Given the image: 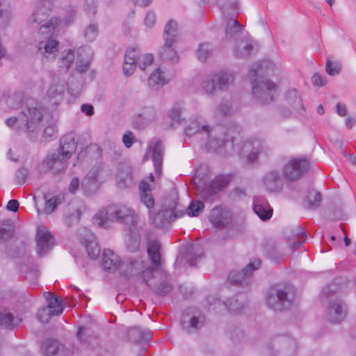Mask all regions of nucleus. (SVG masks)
I'll return each instance as SVG.
<instances>
[{
  "label": "nucleus",
  "instance_id": "14",
  "mask_svg": "<svg viewBox=\"0 0 356 356\" xmlns=\"http://www.w3.org/2000/svg\"><path fill=\"white\" fill-rule=\"evenodd\" d=\"M110 220L132 225L137 222L138 215L134 210L122 204L109 206Z\"/></svg>",
  "mask_w": 356,
  "mask_h": 356
},
{
  "label": "nucleus",
  "instance_id": "22",
  "mask_svg": "<svg viewBox=\"0 0 356 356\" xmlns=\"http://www.w3.org/2000/svg\"><path fill=\"white\" fill-rule=\"evenodd\" d=\"M139 56V48L130 47L127 49L123 63V72L125 76H129L134 74Z\"/></svg>",
  "mask_w": 356,
  "mask_h": 356
},
{
  "label": "nucleus",
  "instance_id": "15",
  "mask_svg": "<svg viewBox=\"0 0 356 356\" xmlns=\"http://www.w3.org/2000/svg\"><path fill=\"white\" fill-rule=\"evenodd\" d=\"M296 343L289 336H280L273 339L270 348L272 356H292L296 352Z\"/></svg>",
  "mask_w": 356,
  "mask_h": 356
},
{
  "label": "nucleus",
  "instance_id": "23",
  "mask_svg": "<svg viewBox=\"0 0 356 356\" xmlns=\"http://www.w3.org/2000/svg\"><path fill=\"white\" fill-rule=\"evenodd\" d=\"M346 315V307L339 300L332 301L327 309V318L332 323H339L343 321Z\"/></svg>",
  "mask_w": 356,
  "mask_h": 356
},
{
  "label": "nucleus",
  "instance_id": "44",
  "mask_svg": "<svg viewBox=\"0 0 356 356\" xmlns=\"http://www.w3.org/2000/svg\"><path fill=\"white\" fill-rule=\"evenodd\" d=\"M59 347L58 341L49 339L42 343L41 351L44 355L51 356L58 352Z\"/></svg>",
  "mask_w": 356,
  "mask_h": 356
},
{
  "label": "nucleus",
  "instance_id": "42",
  "mask_svg": "<svg viewBox=\"0 0 356 356\" xmlns=\"http://www.w3.org/2000/svg\"><path fill=\"white\" fill-rule=\"evenodd\" d=\"M84 40L88 42H94L99 34V24L96 22H92L87 24L82 31Z\"/></svg>",
  "mask_w": 356,
  "mask_h": 356
},
{
  "label": "nucleus",
  "instance_id": "6",
  "mask_svg": "<svg viewBox=\"0 0 356 356\" xmlns=\"http://www.w3.org/2000/svg\"><path fill=\"white\" fill-rule=\"evenodd\" d=\"M232 150L235 151L242 159L251 163L254 162L259 156L267 155L270 148L259 139L249 138L244 140L236 147L234 145Z\"/></svg>",
  "mask_w": 356,
  "mask_h": 356
},
{
  "label": "nucleus",
  "instance_id": "63",
  "mask_svg": "<svg viewBox=\"0 0 356 356\" xmlns=\"http://www.w3.org/2000/svg\"><path fill=\"white\" fill-rule=\"evenodd\" d=\"M53 316L52 312L47 307H43L38 310L37 318L42 323H47Z\"/></svg>",
  "mask_w": 356,
  "mask_h": 356
},
{
  "label": "nucleus",
  "instance_id": "27",
  "mask_svg": "<svg viewBox=\"0 0 356 356\" xmlns=\"http://www.w3.org/2000/svg\"><path fill=\"white\" fill-rule=\"evenodd\" d=\"M149 148L152 150V160L155 169V173L160 176L161 174V165L163 161V145L159 140H152L149 144Z\"/></svg>",
  "mask_w": 356,
  "mask_h": 356
},
{
  "label": "nucleus",
  "instance_id": "37",
  "mask_svg": "<svg viewBox=\"0 0 356 356\" xmlns=\"http://www.w3.org/2000/svg\"><path fill=\"white\" fill-rule=\"evenodd\" d=\"M241 29L242 26L237 20L230 19L225 28V38L227 40H237L241 35Z\"/></svg>",
  "mask_w": 356,
  "mask_h": 356
},
{
  "label": "nucleus",
  "instance_id": "20",
  "mask_svg": "<svg viewBox=\"0 0 356 356\" xmlns=\"http://www.w3.org/2000/svg\"><path fill=\"white\" fill-rule=\"evenodd\" d=\"M36 252L40 255L46 254L53 246L51 233L43 226L39 227L36 235Z\"/></svg>",
  "mask_w": 356,
  "mask_h": 356
},
{
  "label": "nucleus",
  "instance_id": "60",
  "mask_svg": "<svg viewBox=\"0 0 356 356\" xmlns=\"http://www.w3.org/2000/svg\"><path fill=\"white\" fill-rule=\"evenodd\" d=\"M211 54L210 45L208 43H203L200 44L196 54L200 60H206Z\"/></svg>",
  "mask_w": 356,
  "mask_h": 356
},
{
  "label": "nucleus",
  "instance_id": "10",
  "mask_svg": "<svg viewBox=\"0 0 356 356\" xmlns=\"http://www.w3.org/2000/svg\"><path fill=\"white\" fill-rule=\"evenodd\" d=\"M67 76L66 74H58L52 76L49 87L46 93V99L51 105L57 106L63 101Z\"/></svg>",
  "mask_w": 356,
  "mask_h": 356
},
{
  "label": "nucleus",
  "instance_id": "4",
  "mask_svg": "<svg viewBox=\"0 0 356 356\" xmlns=\"http://www.w3.org/2000/svg\"><path fill=\"white\" fill-rule=\"evenodd\" d=\"M49 0L38 2L32 15L29 17L28 24L33 29H38V35H49L62 24V21L54 17L48 19L51 10Z\"/></svg>",
  "mask_w": 356,
  "mask_h": 356
},
{
  "label": "nucleus",
  "instance_id": "30",
  "mask_svg": "<svg viewBox=\"0 0 356 356\" xmlns=\"http://www.w3.org/2000/svg\"><path fill=\"white\" fill-rule=\"evenodd\" d=\"M168 83L165 71L161 67L156 68L147 79V85L152 90H157Z\"/></svg>",
  "mask_w": 356,
  "mask_h": 356
},
{
  "label": "nucleus",
  "instance_id": "39",
  "mask_svg": "<svg viewBox=\"0 0 356 356\" xmlns=\"http://www.w3.org/2000/svg\"><path fill=\"white\" fill-rule=\"evenodd\" d=\"M215 77L218 89L221 90L227 89L234 81V74L229 72H219L215 74Z\"/></svg>",
  "mask_w": 356,
  "mask_h": 356
},
{
  "label": "nucleus",
  "instance_id": "28",
  "mask_svg": "<svg viewBox=\"0 0 356 356\" xmlns=\"http://www.w3.org/2000/svg\"><path fill=\"white\" fill-rule=\"evenodd\" d=\"M253 210L262 220H269L273 215V209L262 197H257L254 200Z\"/></svg>",
  "mask_w": 356,
  "mask_h": 356
},
{
  "label": "nucleus",
  "instance_id": "55",
  "mask_svg": "<svg viewBox=\"0 0 356 356\" xmlns=\"http://www.w3.org/2000/svg\"><path fill=\"white\" fill-rule=\"evenodd\" d=\"M341 69V63L337 60L328 58L326 62L325 70L326 72L331 75L335 76L339 74Z\"/></svg>",
  "mask_w": 356,
  "mask_h": 356
},
{
  "label": "nucleus",
  "instance_id": "18",
  "mask_svg": "<svg viewBox=\"0 0 356 356\" xmlns=\"http://www.w3.org/2000/svg\"><path fill=\"white\" fill-rule=\"evenodd\" d=\"M52 34L53 33L49 35H38V51L47 59L54 58L58 52V42L51 37Z\"/></svg>",
  "mask_w": 356,
  "mask_h": 356
},
{
  "label": "nucleus",
  "instance_id": "9",
  "mask_svg": "<svg viewBox=\"0 0 356 356\" xmlns=\"http://www.w3.org/2000/svg\"><path fill=\"white\" fill-rule=\"evenodd\" d=\"M110 175L108 168L104 164L92 166L84 177L81 188L86 195L96 193L101 183L104 181Z\"/></svg>",
  "mask_w": 356,
  "mask_h": 356
},
{
  "label": "nucleus",
  "instance_id": "58",
  "mask_svg": "<svg viewBox=\"0 0 356 356\" xmlns=\"http://www.w3.org/2000/svg\"><path fill=\"white\" fill-rule=\"evenodd\" d=\"M154 61V56L152 54H145L140 55L137 65L142 70H144L148 66L151 65Z\"/></svg>",
  "mask_w": 356,
  "mask_h": 356
},
{
  "label": "nucleus",
  "instance_id": "61",
  "mask_svg": "<svg viewBox=\"0 0 356 356\" xmlns=\"http://www.w3.org/2000/svg\"><path fill=\"white\" fill-rule=\"evenodd\" d=\"M172 289V286L165 281L161 282L155 288V292L161 296H165L170 293Z\"/></svg>",
  "mask_w": 356,
  "mask_h": 356
},
{
  "label": "nucleus",
  "instance_id": "45",
  "mask_svg": "<svg viewBox=\"0 0 356 356\" xmlns=\"http://www.w3.org/2000/svg\"><path fill=\"white\" fill-rule=\"evenodd\" d=\"M64 200L63 195H58L46 200L42 213L47 215L51 213L59 204L64 202Z\"/></svg>",
  "mask_w": 356,
  "mask_h": 356
},
{
  "label": "nucleus",
  "instance_id": "1",
  "mask_svg": "<svg viewBox=\"0 0 356 356\" xmlns=\"http://www.w3.org/2000/svg\"><path fill=\"white\" fill-rule=\"evenodd\" d=\"M160 249L161 245L158 241L149 242L147 254L152 264V266L149 268H145L143 261L134 258H129L121 263L118 255L110 249H106L103 252L102 265L105 269L111 270H115L120 268L122 273L127 276L141 273L143 279L147 282L146 274H151L153 270L159 268L161 264Z\"/></svg>",
  "mask_w": 356,
  "mask_h": 356
},
{
  "label": "nucleus",
  "instance_id": "32",
  "mask_svg": "<svg viewBox=\"0 0 356 356\" xmlns=\"http://www.w3.org/2000/svg\"><path fill=\"white\" fill-rule=\"evenodd\" d=\"M128 338L136 343L148 341L152 339V332L149 330H143L140 327H132L128 330Z\"/></svg>",
  "mask_w": 356,
  "mask_h": 356
},
{
  "label": "nucleus",
  "instance_id": "49",
  "mask_svg": "<svg viewBox=\"0 0 356 356\" xmlns=\"http://www.w3.org/2000/svg\"><path fill=\"white\" fill-rule=\"evenodd\" d=\"M95 222L99 227H104L110 220L109 207L107 209H101L94 216Z\"/></svg>",
  "mask_w": 356,
  "mask_h": 356
},
{
  "label": "nucleus",
  "instance_id": "13",
  "mask_svg": "<svg viewBox=\"0 0 356 356\" xmlns=\"http://www.w3.org/2000/svg\"><path fill=\"white\" fill-rule=\"evenodd\" d=\"M149 214L152 223L161 227L167 226L177 218L183 216L182 211L177 209L176 202H174L172 207H162L161 211L156 213L150 211Z\"/></svg>",
  "mask_w": 356,
  "mask_h": 356
},
{
  "label": "nucleus",
  "instance_id": "48",
  "mask_svg": "<svg viewBox=\"0 0 356 356\" xmlns=\"http://www.w3.org/2000/svg\"><path fill=\"white\" fill-rule=\"evenodd\" d=\"M321 195L316 191H311L306 197L307 207L308 209H316L320 206Z\"/></svg>",
  "mask_w": 356,
  "mask_h": 356
},
{
  "label": "nucleus",
  "instance_id": "21",
  "mask_svg": "<svg viewBox=\"0 0 356 356\" xmlns=\"http://www.w3.org/2000/svg\"><path fill=\"white\" fill-rule=\"evenodd\" d=\"M206 136L209 140L205 146L209 151L213 150L222 153L224 149L227 152H229L230 150L234 149V143L236 140V138H232L230 140L227 139L226 140L219 139L218 138L212 136L211 128H210L209 136Z\"/></svg>",
  "mask_w": 356,
  "mask_h": 356
},
{
  "label": "nucleus",
  "instance_id": "51",
  "mask_svg": "<svg viewBox=\"0 0 356 356\" xmlns=\"http://www.w3.org/2000/svg\"><path fill=\"white\" fill-rule=\"evenodd\" d=\"M202 88L207 94H213L218 89L215 74L207 78L202 83Z\"/></svg>",
  "mask_w": 356,
  "mask_h": 356
},
{
  "label": "nucleus",
  "instance_id": "59",
  "mask_svg": "<svg viewBox=\"0 0 356 356\" xmlns=\"http://www.w3.org/2000/svg\"><path fill=\"white\" fill-rule=\"evenodd\" d=\"M13 235V228L8 224H0V241H6Z\"/></svg>",
  "mask_w": 356,
  "mask_h": 356
},
{
  "label": "nucleus",
  "instance_id": "7",
  "mask_svg": "<svg viewBox=\"0 0 356 356\" xmlns=\"http://www.w3.org/2000/svg\"><path fill=\"white\" fill-rule=\"evenodd\" d=\"M293 289L291 286L275 285L270 287L266 296L268 306L275 311L288 309L293 297Z\"/></svg>",
  "mask_w": 356,
  "mask_h": 356
},
{
  "label": "nucleus",
  "instance_id": "34",
  "mask_svg": "<svg viewBox=\"0 0 356 356\" xmlns=\"http://www.w3.org/2000/svg\"><path fill=\"white\" fill-rule=\"evenodd\" d=\"M140 200L148 209H152L154 206V200L151 193L152 187L146 180L141 181L139 185Z\"/></svg>",
  "mask_w": 356,
  "mask_h": 356
},
{
  "label": "nucleus",
  "instance_id": "46",
  "mask_svg": "<svg viewBox=\"0 0 356 356\" xmlns=\"http://www.w3.org/2000/svg\"><path fill=\"white\" fill-rule=\"evenodd\" d=\"M182 107L180 104H175L169 111L168 116L172 120V127L181 124L184 118L181 115Z\"/></svg>",
  "mask_w": 356,
  "mask_h": 356
},
{
  "label": "nucleus",
  "instance_id": "52",
  "mask_svg": "<svg viewBox=\"0 0 356 356\" xmlns=\"http://www.w3.org/2000/svg\"><path fill=\"white\" fill-rule=\"evenodd\" d=\"M294 234L297 236L298 241L290 244V248L292 252L300 248L302 244L305 242L304 238L306 236L304 229L300 226L296 227V232Z\"/></svg>",
  "mask_w": 356,
  "mask_h": 356
},
{
  "label": "nucleus",
  "instance_id": "19",
  "mask_svg": "<svg viewBox=\"0 0 356 356\" xmlns=\"http://www.w3.org/2000/svg\"><path fill=\"white\" fill-rule=\"evenodd\" d=\"M212 301L213 302V306L212 304L210 305L209 310L211 311L220 310V307L223 306L230 312L238 314H240L245 307V305L242 301V297L237 298L232 297L227 299L222 303L220 300L216 298H213Z\"/></svg>",
  "mask_w": 356,
  "mask_h": 356
},
{
  "label": "nucleus",
  "instance_id": "12",
  "mask_svg": "<svg viewBox=\"0 0 356 356\" xmlns=\"http://www.w3.org/2000/svg\"><path fill=\"white\" fill-rule=\"evenodd\" d=\"M309 168V162L301 157L290 159L283 168V175L285 179L295 181L300 179Z\"/></svg>",
  "mask_w": 356,
  "mask_h": 356
},
{
  "label": "nucleus",
  "instance_id": "17",
  "mask_svg": "<svg viewBox=\"0 0 356 356\" xmlns=\"http://www.w3.org/2000/svg\"><path fill=\"white\" fill-rule=\"evenodd\" d=\"M261 261L259 259H252L241 271L230 273L228 280L234 284L248 285L252 272L259 268Z\"/></svg>",
  "mask_w": 356,
  "mask_h": 356
},
{
  "label": "nucleus",
  "instance_id": "53",
  "mask_svg": "<svg viewBox=\"0 0 356 356\" xmlns=\"http://www.w3.org/2000/svg\"><path fill=\"white\" fill-rule=\"evenodd\" d=\"M204 208V205L202 202L192 201L186 210V213L190 216H198Z\"/></svg>",
  "mask_w": 356,
  "mask_h": 356
},
{
  "label": "nucleus",
  "instance_id": "29",
  "mask_svg": "<svg viewBox=\"0 0 356 356\" xmlns=\"http://www.w3.org/2000/svg\"><path fill=\"white\" fill-rule=\"evenodd\" d=\"M155 118V111L152 107H145L134 117V123L138 128H143Z\"/></svg>",
  "mask_w": 356,
  "mask_h": 356
},
{
  "label": "nucleus",
  "instance_id": "57",
  "mask_svg": "<svg viewBox=\"0 0 356 356\" xmlns=\"http://www.w3.org/2000/svg\"><path fill=\"white\" fill-rule=\"evenodd\" d=\"M81 214V211L78 209L69 205L66 210V218L69 220L67 222H78Z\"/></svg>",
  "mask_w": 356,
  "mask_h": 356
},
{
  "label": "nucleus",
  "instance_id": "26",
  "mask_svg": "<svg viewBox=\"0 0 356 356\" xmlns=\"http://www.w3.org/2000/svg\"><path fill=\"white\" fill-rule=\"evenodd\" d=\"M209 220L214 227L222 228L229 223L231 216L227 210L216 207L211 210Z\"/></svg>",
  "mask_w": 356,
  "mask_h": 356
},
{
  "label": "nucleus",
  "instance_id": "40",
  "mask_svg": "<svg viewBox=\"0 0 356 356\" xmlns=\"http://www.w3.org/2000/svg\"><path fill=\"white\" fill-rule=\"evenodd\" d=\"M172 42L168 38L165 42V45L160 51V56L163 60H170L172 62H177L179 57L176 51L173 47Z\"/></svg>",
  "mask_w": 356,
  "mask_h": 356
},
{
  "label": "nucleus",
  "instance_id": "36",
  "mask_svg": "<svg viewBox=\"0 0 356 356\" xmlns=\"http://www.w3.org/2000/svg\"><path fill=\"white\" fill-rule=\"evenodd\" d=\"M21 319L6 309H0V325L7 328H13L17 326Z\"/></svg>",
  "mask_w": 356,
  "mask_h": 356
},
{
  "label": "nucleus",
  "instance_id": "41",
  "mask_svg": "<svg viewBox=\"0 0 356 356\" xmlns=\"http://www.w3.org/2000/svg\"><path fill=\"white\" fill-rule=\"evenodd\" d=\"M257 44L250 41L241 40L234 48V54L238 57L248 56L254 49Z\"/></svg>",
  "mask_w": 356,
  "mask_h": 356
},
{
  "label": "nucleus",
  "instance_id": "16",
  "mask_svg": "<svg viewBox=\"0 0 356 356\" xmlns=\"http://www.w3.org/2000/svg\"><path fill=\"white\" fill-rule=\"evenodd\" d=\"M67 165V161L57 153L48 154L40 164L41 172H50L56 175L63 173Z\"/></svg>",
  "mask_w": 356,
  "mask_h": 356
},
{
  "label": "nucleus",
  "instance_id": "47",
  "mask_svg": "<svg viewBox=\"0 0 356 356\" xmlns=\"http://www.w3.org/2000/svg\"><path fill=\"white\" fill-rule=\"evenodd\" d=\"M202 254L200 248L193 245L190 246L185 259L190 266H194L196 264L197 259L201 258Z\"/></svg>",
  "mask_w": 356,
  "mask_h": 356
},
{
  "label": "nucleus",
  "instance_id": "24",
  "mask_svg": "<svg viewBox=\"0 0 356 356\" xmlns=\"http://www.w3.org/2000/svg\"><path fill=\"white\" fill-rule=\"evenodd\" d=\"M229 182V177L224 175L216 177L212 182L201 192L204 199H208L225 188Z\"/></svg>",
  "mask_w": 356,
  "mask_h": 356
},
{
  "label": "nucleus",
  "instance_id": "31",
  "mask_svg": "<svg viewBox=\"0 0 356 356\" xmlns=\"http://www.w3.org/2000/svg\"><path fill=\"white\" fill-rule=\"evenodd\" d=\"M83 232H86L88 237L87 238H81V243L85 245L88 257L92 259H95L100 254V249L93 236L86 229H84Z\"/></svg>",
  "mask_w": 356,
  "mask_h": 356
},
{
  "label": "nucleus",
  "instance_id": "5",
  "mask_svg": "<svg viewBox=\"0 0 356 356\" xmlns=\"http://www.w3.org/2000/svg\"><path fill=\"white\" fill-rule=\"evenodd\" d=\"M92 51L89 47H81L76 50H66L61 53L60 58L61 66L67 70L76 58V70L82 74L85 73L90 67L92 60Z\"/></svg>",
  "mask_w": 356,
  "mask_h": 356
},
{
  "label": "nucleus",
  "instance_id": "38",
  "mask_svg": "<svg viewBox=\"0 0 356 356\" xmlns=\"http://www.w3.org/2000/svg\"><path fill=\"white\" fill-rule=\"evenodd\" d=\"M234 113L231 104L223 102L219 104L214 110L213 115L217 122H221L225 118L229 117Z\"/></svg>",
  "mask_w": 356,
  "mask_h": 356
},
{
  "label": "nucleus",
  "instance_id": "2",
  "mask_svg": "<svg viewBox=\"0 0 356 356\" xmlns=\"http://www.w3.org/2000/svg\"><path fill=\"white\" fill-rule=\"evenodd\" d=\"M278 69L279 66L270 60L257 63L250 68V74L257 77L252 83V95L261 104L273 102L278 90L276 83L268 79H261L264 76L273 75Z\"/></svg>",
  "mask_w": 356,
  "mask_h": 356
},
{
  "label": "nucleus",
  "instance_id": "64",
  "mask_svg": "<svg viewBox=\"0 0 356 356\" xmlns=\"http://www.w3.org/2000/svg\"><path fill=\"white\" fill-rule=\"evenodd\" d=\"M29 171L25 168H19L15 173V181L19 185H22L26 179Z\"/></svg>",
  "mask_w": 356,
  "mask_h": 356
},
{
  "label": "nucleus",
  "instance_id": "11",
  "mask_svg": "<svg viewBox=\"0 0 356 356\" xmlns=\"http://www.w3.org/2000/svg\"><path fill=\"white\" fill-rule=\"evenodd\" d=\"M204 322V316L200 310L194 308L186 309L181 319L182 328L189 334L197 332L203 327Z\"/></svg>",
  "mask_w": 356,
  "mask_h": 356
},
{
  "label": "nucleus",
  "instance_id": "54",
  "mask_svg": "<svg viewBox=\"0 0 356 356\" xmlns=\"http://www.w3.org/2000/svg\"><path fill=\"white\" fill-rule=\"evenodd\" d=\"M58 130L54 124H50L45 127L43 131L42 140L47 143L57 138Z\"/></svg>",
  "mask_w": 356,
  "mask_h": 356
},
{
  "label": "nucleus",
  "instance_id": "25",
  "mask_svg": "<svg viewBox=\"0 0 356 356\" xmlns=\"http://www.w3.org/2000/svg\"><path fill=\"white\" fill-rule=\"evenodd\" d=\"M76 149V143L72 135H65L61 138L60 141V147L57 153L65 160L68 161L72 155L75 152Z\"/></svg>",
  "mask_w": 356,
  "mask_h": 356
},
{
  "label": "nucleus",
  "instance_id": "50",
  "mask_svg": "<svg viewBox=\"0 0 356 356\" xmlns=\"http://www.w3.org/2000/svg\"><path fill=\"white\" fill-rule=\"evenodd\" d=\"M165 40L170 38V42H175L177 35V24L175 21H170L164 29Z\"/></svg>",
  "mask_w": 356,
  "mask_h": 356
},
{
  "label": "nucleus",
  "instance_id": "3",
  "mask_svg": "<svg viewBox=\"0 0 356 356\" xmlns=\"http://www.w3.org/2000/svg\"><path fill=\"white\" fill-rule=\"evenodd\" d=\"M47 109L38 103L27 105L17 117L8 118V127L17 131H23L30 137L35 136L47 117Z\"/></svg>",
  "mask_w": 356,
  "mask_h": 356
},
{
  "label": "nucleus",
  "instance_id": "33",
  "mask_svg": "<svg viewBox=\"0 0 356 356\" xmlns=\"http://www.w3.org/2000/svg\"><path fill=\"white\" fill-rule=\"evenodd\" d=\"M264 183L268 191H280L282 186V181L277 172L272 171L267 173L264 179Z\"/></svg>",
  "mask_w": 356,
  "mask_h": 356
},
{
  "label": "nucleus",
  "instance_id": "35",
  "mask_svg": "<svg viewBox=\"0 0 356 356\" xmlns=\"http://www.w3.org/2000/svg\"><path fill=\"white\" fill-rule=\"evenodd\" d=\"M210 127L208 125H200L195 120L191 121L184 129V133L186 136H191L195 134L209 136Z\"/></svg>",
  "mask_w": 356,
  "mask_h": 356
},
{
  "label": "nucleus",
  "instance_id": "62",
  "mask_svg": "<svg viewBox=\"0 0 356 356\" xmlns=\"http://www.w3.org/2000/svg\"><path fill=\"white\" fill-rule=\"evenodd\" d=\"M0 17L3 22H8L12 15V9L10 6L5 3L0 2Z\"/></svg>",
  "mask_w": 356,
  "mask_h": 356
},
{
  "label": "nucleus",
  "instance_id": "43",
  "mask_svg": "<svg viewBox=\"0 0 356 356\" xmlns=\"http://www.w3.org/2000/svg\"><path fill=\"white\" fill-rule=\"evenodd\" d=\"M46 299L48 301L47 308L52 312L53 315H59L63 312L62 300L58 296L48 293Z\"/></svg>",
  "mask_w": 356,
  "mask_h": 356
},
{
  "label": "nucleus",
  "instance_id": "56",
  "mask_svg": "<svg viewBox=\"0 0 356 356\" xmlns=\"http://www.w3.org/2000/svg\"><path fill=\"white\" fill-rule=\"evenodd\" d=\"M97 0H85L83 8L86 15L89 17H93L97 12Z\"/></svg>",
  "mask_w": 356,
  "mask_h": 356
},
{
  "label": "nucleus",
  "instance_id": "8",
  "mask_svg": "<svg viewBox=\"0 0 356 356\" xmlns=\"http://www.w3.org/2000/svg\"><path fill=\"white\" fill-rule=\"evenodd\" d=\"M286 105L280 108L278 114L283 119L293 118L302 120L306 118V108L298 91L291 90L286 95Z\"/></svg>",
  "mask_w": 356,
  "mask_h": 356
}]
</instances>
